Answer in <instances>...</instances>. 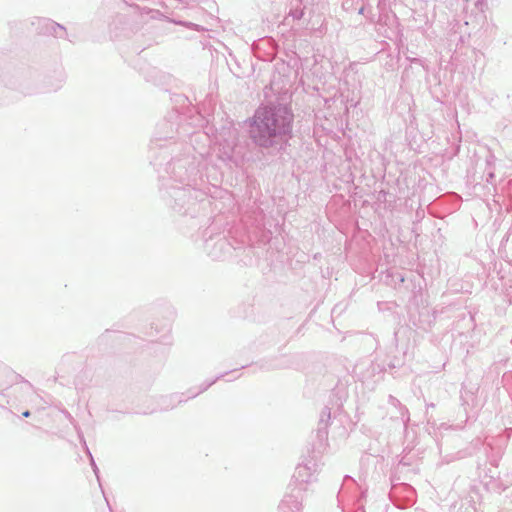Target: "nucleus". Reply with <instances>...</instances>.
Wrapping results in <instances>:
<instances>
[{
    "mask_svg": "<svg viewBox=\"0 0 512 512\" xmlns=\"http://www.w3.org/2000/svg\"><path fill=\"white\" fill-rule=\"evenodd\" d=\"M23 416H24V417H29V416H30V412H29V411H25V412H23Z\"/></svg>",
    "mask_w": 512,
    "mask_h": 512,
    "instance_id": "obj_2",
    "label": "nucleus"
},
{
    "mask_svg": "<svg viewBox=\"0 0 512 512\" xmlns=\"http://www.w3.org/2000/svg\"><path fill=\"white\" fill-rule=\"evenodd\" d=\"M280 124L272 109H259L251 125L250 134L260 144L266 145L268 140L277 134Z\"/></svg>",
    "mask_w": 512,
    "mask_h": 512,
    "instance_id": "obj_1",
    "label": "nucleus"
}]
</instances>
